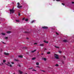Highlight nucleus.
Wrapping results in <instances>:
<instances>
[{"instance_id": "ea45409f", "label": "nucleus", "mask_w": 74, "mask_h": 74, "mask_svg": "<svg viewBox=\"0 0 74 74\" xmlns=\"http://www.w3.org/2000/svg\"><path fill=\"white\" fill-rule=\"evenodd\" d=\"M34 45H37V43H35L34 44Z\"/></svg>"}, {"instance_id": "f704fd0d", "label": "nucleus", "mask_w": 74, "mask_h": 74, "mask_svg": "<svg viewBox=\"0 0 74 74\" xmlns=\"http://www.w3.org/2000/svg\"><path fill=\"white\" fill-rule=\"evenodd\" d=\"M59 53H62V51H59Z\"/></svg>"}, {"instance_id": "39448f33", "label": "nucleus", "mask_w": 74, "mask_h": 74, "mask_svg": "<svg viewBox=\"0 0 74 74\" xmlns=\"http://www.w3.org/2000/svg\"><path fill=\"white\" fill-rule=\"evenodd\" d=\"M17 8H22V6H20V5H18L17 6Z\"/></svg>"}, {"instance_id": "f257e3e1", "label": "nucleus", "mask_w": 74, "mask_h": 74, "mask_svg": "<svg viewBox=\"0 0 74 74\" xmlns=\"http://www.w3.org/2000/svg\"><path fill=\"white\" fill-rule=\"evenodd\" d=\"M54 55L55 58L57 59H59V56L58 55L56 54H54Z\"/></svg>"}, {"instance_id": "09e8293b", "label": "nucleus", "mask_w": 74, "mask_h": 74, "mask_svg": "<svg viewBox=\"0 0 74 74\" xmlns=\"http://www.w3.org/2000/svg\"><path fill=\"white\" fill-rule=\"evenodd\" d=\"M41 55H44V53H42L41 54Z\"/></svg>"}, {"instance_id": "c03bdc74", "label": "nucleus", "mask_w": 74, "mask_h": 74, "mask_svg": "<svg viewBox=\"0 0 74 74\" xmlns=\"http://www.w3.org/2000/svg\"><path fill=\"white\" fill-rule=\"evenodd\" d=\"M25 18H23L22 19V20L23 21V20H25Z\"/></svg>"}, {"instance_id": "6e6d98bb", "label": "nucleus", "mask_w": 74, "mask_h": 74, "mask_svg": "<svg viewBox=\"0 0 74 74\" xmlns=\"http://www.w3.org/2000/svg\"><path fill=\"white\" fill-rule=\"evenodd\" d=\"M25 33H27V32H25Z\"/></svg>"}, {"instance_id": "c85d7f7f", "label": "nucleus", "mask_w": 74, "mask_h": 74, "mask_svg": "<svg viewBox=\"0 0 74 74\" xmlns=\"http://www.w3.org/2000/svg\"><path fill=\"white\" fill-rule=\"evenodd\" d=\"M17 4L18 5H20V3H19L18 2L17 3Z\"/></svg>"}, {"instance_id": "5fc2aeb1", "label": "nucleus", "mask_w": 74, "mask_h": 74, "mask_svg": "<svg viewBox=\"0 0 74 74\" xmlns=\"http://www.w3.org/2000/svg\"><path fill=\"white\" fill-rule=\"evenodd\" d=\"M19 67H21V65H19Z\"/></svg>"}, {"instance_id": "2eb2a0df", "label": "nucleus", "mask_w": 74, "mask_h": 74, "mask_svg": "<svg viewBox=\"0 0 74 74\" xmlns=\"http://www.w3.org/2000/svg\"><path fill=\"white\" fill-rule=\"evenodd\" d=\"M1 34H2V35H3V36H4L5 35V34L4 33H2Z\"/></svg>"}, {"instance_id": "79ce46f5", "label": "nucleus", "mask_w": 74, "mask_h": 74, "mask_svg": "<svg viewBox=\"0 0 74 74\" xmlns=\"http://www.w3.org/2000/svg\"><path fill=\"white\" fill-rule=\"evenodd\" d=\"M2 43H3V44H5V43H4V42H2Z\"/></svg>"}, {"instance_id": "f3484780", "label": "nucleus", "mask_w": 74, "mask_h": 74, "mask_svg": "<svg viewBox=\"0 0 74 74\" xmlns=\"http://www.w3.org/2000/svg\"><path fill=\"white\" fill-rule=\"evenodd\" d=\"M55 48H59V47L58 46H55Z\"/></svg>"}, {"instance_id": "4d7b16f0", "label": "nucleus", "mask_w": 74, "mask_h": 74, "mask_svg": "<svg viewBox=\"0 0 74 74\" xmlns=\"http://www.w3.org/2000/svg\"><path fill=\"white\" fill-rule=\"evenodd\" d=\"M38 53H39V52H38Z\"/></svg>"}, {"instance_id": "c756f323", "label": "nucleus", "mask_w": 74, "mask_h": 74, "mask_svg": "<svg viewBox=\"0 0 74 74\" xmlns=\"http://www.w3.org/2000/svg\"><path fill=\"white\" fill-rule=\"evenodd\" d=\"M16 21L17 22H19V21L18 20H16Z\"/></svg>"}, {"instance_id": "3c124183", "label": "nucleus", "mask_w": 74, "mask_h": 74, "mask_svg": "<svg viewBox=\"0 0 74 74\" xmlns=\"http://www.w3.org/2000/svg\"><path fill=\"white\" fill-rule=\"evenodd\" d=\"M45 50H47V49L45 48Z\"/></svg>"}, {"instance_id": "9d476101", "label": "nucleus", "mask_w": 74, "mask_h": 74, "mask_svg": "<svg viewBox=\"0 0 74 74\" xmlns=\"http://www.w3.org/2000/svg\"><path fill=\"white\" fill-rule=\"evenodd\" d=\"M44 42H45V43H46L47 44H48V41H46L45 40H44Z\"/></svg>"}, {"instance_id": "b1692460", "label": "nucleus", "mask_w": 74, "mask_h": 74, "mask_svg": "<svg viewBox=\"0 0 74 74\" xmlns=\"http://www.w3.org/2000/svg\"><path fill=\"white\" fill-rule=\"evenodd\" d=\"M28 21V20L27 19H26L25 20V21H26V22H27V21Z\"/></svg>"}, {"instance_id": "de8ad7c7", "label": "nucleus", "mask_w": 74, "mask_h": 74, "mask_svg": "<svg viewBox=\"0 0 74 74\" xmlns=\"http://www.w3.org/2000/svg\"><path fill=\"white\" fill-rule=\"evenodd\" d=\"M14 8L13 7V8L12 9H11V10H14Z\"/></svg>"}, {"instance_id": "412c9836", "label": "nucleus", "mask_w": 74, "mask_h": 74, "mask_svg": "<svg viewBox=\"0 0 74 74\" xmlns=\"http://www.w3.org/2000/svg\"><path fill=\"white\" fill-rule=\"evenodd\" d=\"M43 59L45 61H46L47 60V59L45 58H44Z\"/></svg>"}, {"instance_id": "4c0bfd02", "label": "nucleus", "mask_w": 74, "mask_h": 74, "mask_svg": "<svg viewBox=\"0 0 74 74\" xmlns=\"http://www.w3.org/2000/svg\"><path fill=\"white\" fill-rule=\"evenodd\" d=\"M57 1H60V0H56Z\"/></svg>"}, {"instance_id": "7c9ffc66", "label": "nucleus", "mask_w": 74, "mask_h": 74, "mask_svg": "<svg viewBox=\"0 0 74 74\" xmlns=\"http://www.w3.org/2000/svg\"><path fill=\"white\" fill-rule=\"evenodd\" d=\"M3 65V63H2L1 64H0V66H1L2 65Z\"/></svg>"}, {"instance_id": "4468645a", "label": "nucleus", "mask_w": 74, "mask_h": 74, "mask_svg": "<svg viewBox=\"0 0 74 74\" xmlns=\"http://www.w3.org/2000/svg\"><path fill=\"white\" fill-rule=\"evenodd\" d=\"M47 54H48V55L51 54V52H50L49 51H48L47 52Z\"/></svg>"}, {"instance_id": "f03ea898", "label": "nucleus", "mask_w": 74, "mask_h": 74, "mask_svg": "<svg viewBox=\"0 0 74 74\" xmlns=\"http://www.w3.org/2000/svg\"><path fill=\"white\" fill-rule=\"evenodd\" d=\"M10 11L11 12H12V14H13L15 12V10H10Z\"/></svg>"}, {"instance_id": "49530a36", "label": "nucleus", "mask_w": 74, "mask_h": 74, "mask_svg": "<svg viewBox=\"0 0 74 74\" xmlns=\"http://www.w3.org/2000/svg\"><path fill=\"white\" fill-rule=\"evenodd\" d=\"M72 4H74V2H72Z\"/></svg>"}, {"instance_id": "2f4dec72", "label": "nucleus", "mask_w": 74, "mask_h": 74, "mask_svg": "<svg viewBox=\"0 0 74 74\" xmlns=\"http://www.w3.org/2000/svg\"><path fill=\"white\" fill-rule=\"evenodd\" d=\"M5 39H8V37H5Z\"/></svg>"}, {"instance_id": "393cba45", "label": "nucleus", "mask_w": 74, "mask_h": 74, "mask_svg": "<svg viewBox=\"0 0 74 74\" xmlns=\"http://www.w3.org/2000/svg\"><path fill=\"white\" fill-rule=\"evenodd\" d=\"M33 69V68L32 67L31 68H29V70H32V69Z\"/></svg>"}, {"instance_id": "423d86ee", "label": "nucleus", "mask_w": 74, "mask_h": 74, "mask_svg": "<svg viewBox=\"0 0 74 74\" xmlns=\"http://www.w3.org/2000/svg\"><path fill=\"white\" fill-rule=\"evenodd\" d=\"M36 50H36V49H35L34 50H33V51H31V52L32 53H34V52H36Z\"/></svg>"}, {"instance_id": "473e14b6", "label": "nucleus", "mask_w": 74, "mask_h": 74, "mask_svg": "<svg viewBox=\"0 0 74 74\" xmlns=\"http://www.w3.org/2000/svg\"><path fill=\"white\" fill-rule=\"evenodd\" d=\"M11 63H12V64H14V62H12Z\"/></svg>"}, {"instance_id": "1a4fd4ad", "label": "nucleus", "mask_w": 74, "mask_h": 74, "mask_svg": "<svg viewBox=\"0 0 74 74\" xmlns=\"http://www.w3.org/2000/svg\"><path fill=\"white\" fill-rule=\"evenodd\" d=\"M18 58H23V56H22L20 55L18 56Z\"/></svg>"}, {"instance_id": "4be33fe9", "label": "nucleus", "mask_w": 74, "mask_h": 74, "mask_svg": "<svg viewBox=\"0 0 74 74\" xmlns=\"http://www.w3.org/2000/svg\"><path fill=\"white\" fill-rule=\"evenodd\" d=\"M34 21L33 20L32 21L31 23H34Z\"/></svg>"}, {"instance_id": "cd10ccee", "label": "nucleus", "mask_w": 74, "mask_h": 74, "mask_svg": "<svg viewBox=\"0 0 74 74\" xmlns=\"http://www.w3.org/2000/svg\"><path fill=\"white\" fill-rule=\"evenodd\" d=\"M32 71H37L35 70V69H33L32 70Z\"/></svg>"}, {"instance_id": "e433bc0d", "label": "nucleus", "mask_w": 74, "mask_h": 74, "mask_svg": "<svg viewBox=\"0 0 74 74\" xmlns=\"http://www.w3.org/2000/svg\"><path fill=\"white\" fill-rule=\"evenodd\" d=\"M41 71H42V72H45V71L43 70H41Z\"/></svg>"}, {"instance_id": "a211bd4d", "label": "nucleus", "mask_w": 74, "mask_h": 74, "mask_svg": "<svg viewBox=\"0 0 74 74\" xmlns=\"http://www.w3.org/2000/svg\"><path fill=\"white\" fill-rule=\"evenodd\" d=\"M14 60L16 62H18V59H14Z\"/></svg>"}, {"instance_id": "bb28decb", "label": "nucleus", "mask_w": 74, "mask_h": 74, "mask_svg": "<svg viewBox=\"0 0 74 74\" xmlns=\"http://www.w3.org/2000/svg\"><path fill=\"white\" fill-rule=\"evenodd\" d=\"M62 64H64V61H62Z\"/></svg>"}, {"instance_id": "6ab92c4d", "label": "nucleus", "mask_w": 74, "mask_h": 74, "mask_svg": "<svg viewBox=\"0 0 74 74\" xmlns=\"http://www.w3.org/2000/svg\"><path fill=\"white\" fill-rule=\"evenodd\" d=\"M55 66H56V67H58V66H59V65H58V64H57L55 65Z\"/></svg>"}, {"instance_id": "a19ab883", "label": "nucleus", "mask_w": 74, "mask_h": 74, "mask_svg": "<svg viewBox=\"0 0 74 74\" xmlns=\"http://www.w3.org/2000/svg\"><path fill=\"white\" fill-rule=\"evenodd\" d=\"M10 67H12V65H10Z\"/></svg>"}, {"instance_id": "37998d69", "label": "nucleus", "mask_w": 74, "mask_h": 74, "mask_svg": "<svg viewBox=\"0 0 74 74\" xmlns=\"http://www.w3.org/2000/svg\"><path fill=\"white\" fill-rule=\"evenodd\" d=\"M36 67H38V68H40V66H36Z\"/></svg>"}, {"instance_id": "72a5a7b5", "label": "nucleus", "mask_w": 74, "mask_h": 74, "mask_svg": "<svg viewBox=\"0 0 74 74\" xmlns=\"http://www.w3.org/2000/svg\"><path fill=\"white\" fill-rule=\"evenodd\" d=\"M18 16H20L21 15V14H20V13H19L18 14Z\"/></svg>"}, {"instance_id": "bf43d9fd", "label": "nucleus", "mask_w": 74, "mask_h": 74, "mask_svg": "<svg viewBox=\"0 0 74 74\" xmlns=\"http://www.w3.org/2000/svg\"><path fill=\"white\" fill-rule=\"evenodd\" d=\"M26 74H27V73H26Z\"/></svg>"}, {"instance_id": "9b49d317", "label": "nucleus", "mask_w": 74, "mask_h": 74, "mask_svg": "<svg viewBox=\"0 0 74 74\" xmlns=\"http://www.w3.org/2000/svg\"><path fill=\"white\" fill-rule=\"evenodd\" d=\"M40 47H43L44 46V44H40Z\"/></svg>"}, {"instance_id": "58836bf2", "label": "nucleus", "mask_w": 74, "mask_h": 74, "mask_svg": "<svg viewBox=\"0 0 74 74\" xmlns=\"http://www.w3.org/2000/svg\"><path fill=\"white\" fill-rule=\"evenodd\" d=\"M6 64L7 65V66H9V65H8V64Z\"/></svg>"}, {"instance_id": "20e7f679", "label": "nucleus", "mask_w": 74, "mask_h": 74, "mask_svg": "<svg viewBox=\"0 0 74 74\" xmlns=\"http://www.w3.org/2000/svg\"><path fill=\"white\" fill-rule=\"evenodd\" d=\"M4 54L5 55H9V53H8L4 52Z\"/></svg>"}, {"instance_id": "f8f14e48", "label": "nucleus", "mask_w": 74, "mask_h": 74, "mask_svg": "<svg viewBox=\"0 0 74 74\" xmlns=\"http://www.w3.org/2000/svg\"><path fill=\"white\" fill-rule=\"evenodd\" d=\"M63 42H67V40H63Z\"/></svg>"}, {"instance_id": "a18cd8bd", "label": "nucleus", "mask_w": 74, "mask_h": 74, "mask_svg": "<svg viewBox=\"0 0 74 74\" xmlns=\"http://www.w3.org/2000/svg\"><path fill=\"white\" fill-rule=\"evenodd\" d=\"M56 34H57V35H59V34H58V33L56 32Z\"/></svg>"}, {"instance_id": "aec40b11", "label": "nucleus", "mask_w": 74, "mask_h": 74, "mask_svg": "<svg viewBox=\"0 0 74 74\" xmlns=\"http://www.w3.org/2000/svg\"><path fill=\"white\" fill-rule=\"evenodd\" d=\"M5 62H6V61L4 60H3V63H5Z\"/></svg>"}, {"instance_id": "7ed1b4c3", "label": "nucleus", "mask_w": 74, "mask_h": 74, "mask_svg": "<svg viewBox=\"0 0 74 74\" xmlns=\"http://www.w3.org/2000/svg\"><path fill=\"white\" fill-rule=\"evenodd\" d=\"M42 28L44 29H48V27L47 26H44L42 27Z\"/></svg>"}, {"instance_id": "ddd939ff", "label": "nucleus", "mask_w": 74, "mask_h": 74, "mask_svg": "<svg viewBox=\"0 0 74 74\" xmlns=\"http://www.w3.org/2000/svg\"><path fill=\"white\" fill-rule=\"evenodd\" d=\"M11 31H8L7 32V33H8V34H9V33H11Z\"/></svg>"}, {"instance_id": "c9c22d12", "label": "nucleus", "mask_w": 74, "mask_h": 74, "mask_svg": "<svg viewBox=\"0 0 74 74\" xmlns=\"http://www.w3.org/2000/svg\"><path fill=\"white\" fill-rule=\"evenodd\" d=\"M62 5H64V3H62Z\"/></svg>"}, {"instance_id": "a878e982", "label": "nucleus", "mask_w": 74, "mask_h": 74, "mask_svg": "<svg viewBox=\"0 0 74 74\" xmlns=\"http://www.w3.org/2000/svg\"><path fill=\"white\" fill-rule=\"evenodd\" d=\"M0 51L1 52H2V51H3V50L2 49H1V50H0Z\"/></svg>"}, {"instance_id": "864d4df0", "label": "nucleus", "mask_w": 74, "mask_h": 74, "mask_svg": "<svg viewBox=\"0 0 74 74\" xmlns=\"http://www.w3.org/2000/svg\"><path fill=\"white\" fill-rule=\"evenodd\" d=\"M11 13H12V12H10V14H11Z\"/></svg>"}, {"instance_id": "13d9d810", "label": "nucleus", "mask_w": 74, "mask_h": 74, "mask_svg": "<svg viewBox=\"0 0 74 74\" xmlns=\"http://www.w3.org/2000/svg\"><path fill=\"white\" fill-rule=\"evenodd\" d=\"M1 58V57L0 56V59Z\"/></svg>"}, {"instance_id": "8fccbe9b", "label": "nucleus", "mask_w": 74, "mask_h": 74, "mask_svg": "<svg viewBox=\"0 0 74 74\" xmlns=\"http://www.w3.org/2000/svg\"><path fill=\"white\" fill-rule=\"evenodd\" d=\"M27 40L29 39V38H27Z\"/></svg>"}, {"instance_id": "dca6fc26", "label": "nucleus", "mask_w": 74, "mask_h": 74, "mask_svg": "<svg viewBox=\"0 0 74 74\" xmlns=\"http://www.w3.org/2000/svg\"><path fill=\"white\" fill-rule=\"evenodd\" d=\"M36 64L37 66H38L39 65V63L38 62H36Z\"/></svg>"}, {"instance_id": "6e6552de", "label": "nucleus", "mask_w": 74, "mask_h": 74, "mask_svg": "<svg viewBox=\"0 0 74 74\" xmlns=\"http://www.w3.org/2000/svg\"><path fill=\"white\" fill-rule=\"evenodd\" d=\"M19 73H20V74H22V73H23L21 71L19 70L18 71Z\"/></svg>"}, {"instance_id": "0eeeda50", "label": "nucleus", "mask_w": 74, "mask_h": 74, "mask_svg": "<svg viewBox=\"0 0 74 74\" xmlns=\"http://www.w3.org/2000/svg\"><path fill=\"white\" fill-rule=\"evenodd\" d=\"M36 57H34L32 58V60H36Z\"/></svg>"}, {"instance_id": "603ef678", "label": "nucleus", "mask_w": 74, "mask_h": 74, "mask_svg": "<svg viewBox=\"0 0 74 74\" xmlns=\"http://www.w3.org/2000/svg\"><path fill=\"white\" fill-rule=\"evenodd\" d=\"M8 64H10V62H8Z\"/></svg>"}, {"instance_id": "5701e85b", "label": "nucleus", "mask_w": 74, "mask_h": 74, "mask_svg": "<svg viewBox=\"0 0 74 74\" xmlns=\"http://www.w3.org/2000/svg\"><path fill=\"white\" fill-rule=\"evenodd\" d=\"M63 57L64 58V60H66V57L64 56Z\"/></svg>"}]
</instances>
